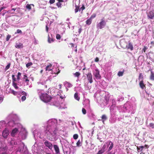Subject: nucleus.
Wrapping results in <instances>:
<instances>
[{
    "label": "nucleus",
    "instance_id": "obj_24",
    "mask_svg": "<svg viewBox=\"0 0 154 154\" xmlns=\"http://www.w3.org/2000/svg\"><path fill=\"white\" fill-rule=\"evenodd\" d=\"M104 98L105 100L106 101V104H108L109 100V95L108 93H107V94H106Z\"/></svg>",
    "mask_w": 154,
    "mask_h": 154
},
{
    "label": "nucleus",
    "instance_id": "obj_41",
    "mask_svg": "<svg viewBox=\"0 0 154 154\" xmlns=\"http://www.w3.org/2000/svg\"><path fill=\"white\" fill-rule=\"evenodd\" d=\"M21 73L20 72H18V74H17V79L18 80H19L20 79V76H21Z\"/></svg>",
    "mask_w": 154,
    "mask_h": 154
},
{
    "label": "nucleus",
    "instance_id": "obj_50",
    "mask_svg": "<svg viewBox=\"0 0 154 154\" xmlns=\"http://www.w3.org/2000/svg\"><path fill=\"white\" fill-rule=\"evenodd\" d=\"M60 2H58L57 3V5L58 7H61V4L60 3Z\"/></svg>",
    "mask_w": 154,
    "mask_h": 154
},
{
    "label": "nucleus",
    "instance_id": "obj_17",
    "mask_svg": "<svg viewBox=\"0 0 154 154\" xmlns=\"http://www.w3.org/2000/svg\"><path fill=\"white\" fill-rule=\"evenodd\" d=\"M126 47L128 49H130L131 51H132L133 49V45L130 42H129L128 44L126 45Z\"/></svg>",
    "mask_w": 154,
    "mask_h": 154
},
{
    "label": "nucleus",
    "instance_id": "obj_12",
    "mask_svg": "<svg viewBox=\"0 0 154 154\" xmlns=\"http://www.w3.org/2000/svg\"><path fill=\"white\" fill-rule=\"evenodd\" d=\"M45 145L49 149H52L53 148V145L51 143L48 141H45L44 143Z\"/></svg>",
    "mask_w": 154,
    "mask_h": 154
},
{
    "label": "nucleus",
    "instance_id": "obj_40",
    "mask_svg": "<svg viewBox=\"0 0 154 154\" xmlns=\"http://www.w3.org/2000/svg\"><path fill=\"white\" fill-rule=\"evenodd\" d=\"M32 65V62L28 63L26 64V66L27 68H29V67Z\"/></svg>",
    "mask_w": 154,
    "mask_h": 154
},
{
    "label": "nucleus",
    "instance_id": "obj_60",
    "mask_svg": "<svg viewBox=\"0 0 154 154\" xmlns=\"http://www.w3.org/2000/svg\"><path fill=\"white\" fill-rule=\"evenodd\" d=\"M99 61V59L98 57H96L94 61L96 62H98Z\"/></svg>",
    "mask_w": 154,
    "mask_h": 154
},
{
    "label": "nucleus",
    "instance_id": "obj_30",
    "mask_svg": "<svg viewBox=\"0 0 154 154\" xmlns=\"http://www.w3.org/2000/svg\"><path fill=\"white\" fill-rule=\"evenodd\" d=\"M92 20L90 18L87 20L86 21V24L90 25L91 23Z\"/></svg>",
    "mask_w": 154,
    "mask_h": 154
},
{
    "label": "nucleus",
    "instance_id": "obj_26",
    "mask_svg": "<svg viewBox=\"0 0 154 154\" xmlns=\"http://www.w3.org/2000/svg\"><path fill=\"white\" fill-rule=\"evenodd\" d=\"M74 97L75 99L77 100H79L80 99V97L78 95V93L77 92L75 93L74 95Z\"/></svg>",
    "mask_w": 154,
    "mask_h": 154
},
{
    "label": "nucleus",
    "instance_id": "obj_7",
    "mask_svg": "<svg viewBox=\"0 0 154 154\" xmlns=\"http://www.w3.org/2000/svg\"><path fill=\"white\" fill-rule=\"evenodd\" d=\"M147 17L148 19H152L154 18V8L152 11L147 13Z\"/></svg>",
    "mask_w": 154,
    "mask_h": 154
},
{
    "label": "nucleus",
    "instance_id": "obj_44",
    "mask_svg": "<svg viewBox=\"0 0 154 154\" xmlns=\"http://www.w3.org/2000/svg\"><path fill=\"white\" fill-rule=\"evenodd\" d=\"M74 74L75 75V76L78 77L80 75V74L79 72H75V73H74Z\"/></svg>",
    "mask_w": 154,
    "mask_h": 154
},
{
    "label": "nucleus",
    "instance_id": "obj_51",
    "mask_svg": "<svg viewBox=\"0 0 154 154\" xmlns=\"http://www.w3.org/2000/svg\"><path fill=\"white\" fill-rule=\"evenodd\" d=\"M149 126L152 128H154V124L152 123H150Z\"/></svg>",
    "mask_w": 154,
    "mask_h": 154
},
{
    "label": "nucleus",
    "instance_id": "obj_21",
    "mask_svg": "<svg viewBox=\"0 0 154 154\" xmlns=\"http://www.w3.org/2000/svg\"><path fill=\"white\" fill-rule=\"evenodd\" d=\"M15 47L17 48H23V45L21 43H16Z\"/></svg>",
    "mask_w": 154,
    "mask_h": 154
},
{
    "label": "nucleus",
    "instance_id": "obj_11",
    "mask_svg": "<svg viewBox=\"0 0 154 154\" xmlns=\"http://www.w3.org/2000/svg\"><path fill=\"white\" fill-rule=\"evenodd\" d=\"M9 134V132L8 130L5 129L3 131L2 135L3 137L6 138Z\"/></svg>",
    "mask_w": 154,
    "mask_h": 154
},
{
    "label": "nucleus",
    "instance_id": "obj_43",
    "mask_svg": "<svg viewBox=\"0 0 154 154\" xmlns=\"http://www.w3.org/2000/svg\"><path fill=\"white\" fill-rule=\"evenodd\" d=\"M143 79V75L142 74L140 73L139 74V80L142 79Z\"/></svg>",
    "mask_w": 154,
    "mask_h": 154
},
{
    "label": "nucleus",
    "instance_id": "obj_54",
    "mask_svg": "<svg viewBox=\"0 0 154 154\" xmlns=\"http://www.w3.org/2000/svg\"><path fill=\"white\" fill-rule=\"evenodd\" d=\"M81 141L79 140L77 143V145L78 146H81Z\"/></svg>",
    "mask_w": 154,
    "mask_h": 154
},
{
    "label": "nucleus",
    "instance_id": "obj_47",
    "mask_svg": "<svg viewBox=\"0 0 154 154\" xmlns=\"http://www.w3.org/2000/svg\"><path fill=\"white\" fill-rule=\"evenodd\" d=\"M11 37V35H8L7 36L6 40V41H8L9 40V39Z\"/></svg>",
    "mask_w": 154,
    "mask_h": 154
},
{
    "label": "nucleus",
    "instance_id": "obj_25",
    "mask_svg": "<svg viewBox=\"0 0 154 154\" xmlns=\"http://www.w3.org/2000/svg\"><path fill=\"white\" fill-rule=\"evenodd\" d=\"M23 79V80L26 83L27 85H28L29 80L28 79L27 76L26 75H24Z\"/></svg>",
    "mask_w": 154,
    "mask_h": 154
},
{
    "label": "nucleus",
    "instance_id": "obj_4",
    "mask_svg": "<svg viewBox=\"0 0 154 154\" xmlns=\"http://www.w3.org/2000/svg\"><path fill=\"white\" fill-rule=\"evenodd\" d=\"M39 97L41 100L45 103H48L50 101L52 98L46 93H42Z\"/></svg>",
    "mask_w": 154,
    "mask_h": 154
},
{
    "label": "nucleus",
    "instance_id": "obj_63",
    "mask_svg": "<svg viewBox=\"0 0 154 154\" xmlns=\"http://www.w3.org/2000/svg\"><path fill=\"white\" fill-rule=\"evenodd\" d=\"M41 91H42V90H41L38 89L37 90V92H38V94H39L41 92ZM39 95L40 96V95Z\"/></svg>",
    "mask_w": 154,
    "mask_h": 154
},
{
    "label": "nucleus",
    "instance_id": "obj_3",
    "mask_svg": "<svg viewBox=\"0 0 154 154\" xmlns=\"http://www.w3.org/2000/svg\"><path fill=\"white\" fill-rule=\"evenodd\" d=\"M18 128H15L13 129L11 133V135L13 137L15 136L18 133L19 131L21 132L22 130H25L24 128H22V126L20 124H17Z\"/></svg>",
    "mask_w": 154,
    "mask_h": 154
},
{
    "label": "nucleus",
    "instance_id": "obj_1",
    "mask_svg": "<svg viewBox=\"0 0 154 154\" xmlns=\"http://www.w3.org/2000/svg\"><path fill=\"white\" fill-rule=\"evenodd\" d=\"M57 121L55 119H49L47 122V125L45 131V136L49 140L54 141L57 139L56 134Z\"/></svg>",
    "mask_w": 154,
    "mask_h": 154
},
{
    "label": "nucleus",
    "instance_id": "obj_46",
    "mask_svg": "<svg viewBox=\"0 0 154 154\" xmlns=\"http://www.w3.org/2000/svg\"><path fill=\"white\" fill-rule=\"evenodd\" d=\"M78 137V135L77 134H75L73 135V137L74 139H76Z\"/></svg>",
    "mask_w": 154,
    "mask_h": 154
},
{
    "label": "nucleus",
    "instance_id": "obj_45",
    "mask_svg": "<svg viewBox=\"0 0 154 154\" xmlns=\"http://www.w3.org/2000/svg\"><path fill=\"white\" fill-rule=\"evenodd\" d=\"M54 40L52 38H50L49 37L48 39V42L49 43H51L52 42H53Z\"/></svg>",
    "mask_w": 154,
    "mask_h": 154
},
{
    "label": "nucleus",
    "instance_id": "obj_23",
    "mask_svg": "<svg viewBox=\"0 0 154 154\" xmlns=\"http://www.w3.org/2000/svg\"><path fill=\"white\" fill-rule=\"evenodd\" d=\"M140 87L142 89H143L145 88V86L144 85L143 80L140 81L139 83Z\"/></svg>",
    "mask_w": 154,
    "mask_h": 154
},
{
    "label": "nucleus",
    "instance_id": "obj_33",
    "mask_svg": "<svg viewBox=\"0 0 154 154\" xmlns=\"http://www.w3.org/2000/svg\"><path fill=\"white\" fill-rule=\"evenodd\" d=\"M150 79L152 80H154V73H153L152 71H151Z\"/></svg>",
    "mask_w": 154,
    "mask_h": 154
},
{
    "label": "nucleus",
    "instance_id": "obj_62",
    "mask_svg": "<svg viewBox=\"0 0 154 154\" xmlns=\"http://www.w3.org/2000/svg\"><path fill=\"white\" fill-rule=\"evenodd\" d=\"M147 49V48L146 47L144 46L143 48V51L145 52L146 50Z\"/></svg>",
    "mask_w": 154,
    "mask_h": 154
},
{
    "label": "nucleus",
    "instance_id": "obj_9",
    "mask_svg": "<svg viewBox=\"0 0 154 154\" xmlns=\"http://www.w3.org/2000/svg\"><path fill=\"white\" fill-rule=\"evenodd\" d=\"M94 74L96 79H99L100 78L99 71L98 69H95V71L94 72Z\"/></svg>",
    "mask_w": 154,
    "mask_h": 154
},
{
    "label": "nucleus",
    "instance_id": "obj_48",
    "mask_svg": "<svg viewBox=\"0 0 154 154\" xmlns=\"http://www.w3.org/2000/svg\"><path fill=\"white\" fill-rule=\"evenodd\" d=\"M22 33V32L21 30H20V29H18L17 30L16 32H15V34H16V33Z\"/></svg>",
    "mask_w": 154,
    "mask_h": 154
},
{
    "label": "nucleus",
    "instance_id": "obj_5",
    "mask_svg": "<svg viewBox=\"0 0 154 154\" xmlns=\"http://www.w3.org/2000/svg\"><path fill=\"white\" fill-rule=\"evenodd\" d=\"M123 109H125L128 112H131L133 109V106L130 105L128 102L126 103L124 105Z\"/></svg>",
    "mask_w": 154,
    "mask_h": 154
},
{
    "label": "nucleus",
    "instance_id": "obj_59",
    "mask_svg": "<svg viewBox=\"0 0 154 154\" xmlns=\"http://www.w3.org/2000/svg\"><path fill=\"white\" fill-rule=\"evenodd\" d=\"M140 151H142L143 149V148H144V146H140Z\"/></svg>",
    "mask_w": 154,
    "mask_h": 154
},
{
    "label": "nucleus",
    "instance_id": "obj_10",
    "mask_svg": "<svg viewBox=\"0 0 154 154\" xmlns=\"http://www.w3.org/2000/svg\"><path fill=\"white\" fill-rule=\"evenodd\" d=\"M87 78L90 83H91L93 82L92 75L90 72L88 73L87 75Z\"/></svg>",
    "mask_w": 154,
    "mask_h": 154
},
{
    "label": "nucleus",
    "instance_id": "obj_19",
    "mask_svg": "<svg viewBox=\"0 0 154 154\" xmlns=\"http://www.w3.org/2000/svg\"><path fill=\"white\" fill-rule=\"evenodd\" d=\"M5 122L4 121L0 122V131H1L2 128L5 126Z\"/></svg>",
    "mask_w": 154,
    "mask_h": 154
},
{
    "label": "nucleus",
    "instance_id": "obj_55",
    "mask_svg": "<svg viewBox=\"0 0 154 154\" xmlns=\"http://www.w3.org/2000/svg\"><path fill=\"white\" fill-rule=\"evenodd\" d=\"M96 17V14H93V15H92L91 16V17H90V18L92 20V19L93 18H94V17Z\"/></svg>",
    "mask_w": 154,
    "mask_h": 154
},
{
    "label": "nucleus",
    "instance_id": "obj_36",
    "mask_svg": "<svg viewBox=\"0 0 154 154\" xmlns=\"http://www.w3.org/2000/svg\"><path fill=\"white\" fill-rule=\"evenodd\" d=\"M13 85L16 89H17L18 88V87L17 86V83L15 82H13Z\"/></svg>",
    "mask_w": 154,
    "mask_h": 154
},
{
    "label": "nucleus",
    "instance_id": "obj_56",
    "mask_svg": "<svg viewBox=\"0 0 154 154\" xmlns=\"http://www.w3.org/2000/svg\"><path fill=\"white\" fill-rule=\"evenodd\" d=\"M12 78L13 79V82H14L15 81H16V78L15 77V76L14 75H12Z\"/></svg>",
    "mask_w": 154,
    "mask_h": 154
},
{
    "label": "nucleus",
    "instance_id": "obj_2",
    "mask_svg": "<svg viewBox=\"0 0 154 154\" xmlns=\"http://www.w3.org/2000/svg\"><path fill=\"white\" fill-rule=\"evenodd\" d=\"M11 144L13 146V148L15 149V147L18 146V148L17 149V152H22L24 146V144L23 143L21 142L19 140H12L11 143Z\"/></svg>",
    "mask_w": 154,
    "mask_h": 154
},
{
    "label": "nucleus",
    "instance_id": "obj_8",
    "mask_svg": "<svg viewBox=\"0 0 154 154\" xmlns=\"http://www.w3.org/2000/svg\"><path fill=\"white\" fill-rule=\"evenodd\" d=\"M51 100L52 102V103H51V105H54L56 106H58L60 105L59 103L57 100V99L55 98H52Z\"/></svg>",
    "mask_w": 154,
    "mask_h": 154
},
{
    "label": "nucleus",
    "instance_id": "obj_6",
    "mask_svg": "<svg viewBox=\"0 0 154 154\" xmlns=\"http://www.w3.org/2000/svg\"><path fill=\"white\" fill-rule=\"evenodd\" d=\"M101 21L97 24V29H101L104 28L106 25V22L103 19H102Z\"/></svg>",
    "mask_w": 154,
    "mask_h": 154
},
{
    "label": "nucleus",
    "instance_id": "obj_39",
    "mask_svg": "<svg viewBox=\"0 0 154 154\" xmlns=\"http://www.w3.org/2000/svg\"><path fill=\"white\" fill-rule=\"evenodd\" d=\"M11 65V63H8V64L6 66L5 70V71H6L7 70H8L10 67Z\"/></svg>",
    "mask_w": 154,
    "mask_h": 154
},
{
    "label": "nucleus",
    "instance_id": "obj_13",
    "mask_svg": "<svg viewBox=\"0 0 154 154\" xmlns=\"http://www.w3.org/2000/svg\"><path fill=\"white\" fill-rule=\"evenodd\" d=\"M21 94L22 95H23L21 97V100L23 101H24L26 99V96L27 95V94L26 92L23 91L21 92L20 94Z\"/></svg>",
    "mask_w": 154,
    "mask_h": 154
},
{
    "label": "nucleus",
    "instance_id": "obj_14",
    "mask_svg": "<svg viewBox=\"0 0 154 154\" xmlns=\"http://www.w3.org/2000/svg\"><path fill=\"white\" fill-rule=\"evenodd\" d=\"M7 148L6 147L3 148H0V154H7Z\"/></svg>",
    "mask_w": 154,
    "mask_h": 154
},
{
    "label": "nucleus",
    "instance_id": "obj_18",
    "mask_svg": "<svg viewBox=\"0 0 154 154\" xmlns=\"http://www.w3.org/2000/svg\"><path fill=\"white\" fill-rule=\"evenodd\" d=\"M105 146L104 145L101 149L98 152L97 154H102L105 151Z\"/></svg>",
    "mask_w": 154,
    "mask_h": 154
},
{
    "label": "nucleus",
    "instance_id": "obj_15",
    "mask_svg": "<svg viewBox=\"0 0 154 154\" xmlns=\"http://www.w3.org/2000/svg\"><path fill=\"white\" fill-rule=\"evenodd\" d=\"M8 123V125L11 127H14L16 125L17 126V124H16L13 120H12L9 122Z\"/></svg>",
    "mask_w": 154,
    "mask_h": 154
},
{
    "label": "nucleus",
    "instance_id": "obj_37",
    "mask_svg": "<svg viewBox=\"0 0 154 154\" xmlns=\"http://www.w3.org/2000/svg\"><path fill=\"white\" fill-rule=\"evenodd\" d=\"M9 117H12V119H14V118L17 117V116L16 115L11 114L9 116Z\"/></svg>",
    "mask_w": 154,
    "mask_h": 154
},
{
    "label": "nucleus",
    "instance_id": "obj_35",
    "mask_svg": "<svg viewBox=\"0 0 154 154\" xmlns=\"http://www.w3.org/2000/svg\"><path fill=\"white\" fill-rule=\"evenodd\" d=\"M124 71H119L118 73V75L119 76H121L123 75Z\"/></svg>",
    "mask_w": 154,
    "mask_h": 154
},
{
    "label": "nucleus",
    "instance_id": "obj_42",
    "mask_svg": "<svg viewBox=\"0 0 154 154\" xmlns=\"http://www.w3.org/2000/svg\"><path fill=\"white\" fill-rule=\"evenodd\" d=\"M111 100H112V106H115L116 104V102L115 100L113 99H112Z\"/></svg>",
    "mask_w": 154,
    "mask_h": 154
},
{
    "label": "nucleus",
    "instance_id": "obj_27",
    "mask_svg": "<svg viewBox=\"0 0 154 154\" xmlns=\"http://www.w3.org/2000/svg\"><path fill=\"white\" fill-rule=\"evenodd\" d=\"M109 145H110V146L109 148L108 151H110L111 149H112V148L113 146V143L110 141L109 143Z\"/></svg>",
    "mask_w": 154,
    "mask_h": 154
},
{
    "label": "nucleus",
    "instance_id": "obj_64",
    "mask_svg": "<svg viewBox=\"0 0 154 154\" xmlns=\"http://www.w3.org/2000/svg\"><path fill=\"white\" fill-rule=\"evenodd\" d=\"M81 31H82V29L81 28H80L79 29V34H80V33L81 32Z\"/></svg>",
    "mask_w": 154,
    "mask_h": 154
},
{
    "label": "nucleus",
    "instance_id": "obj_34",
    "mask_svg": "<svg viewBox=\"0 0 154 154\" xmlns=\"http://www.w3.org/2000/svg\"><path fill=\"white\" fill-rule=\"evenodd\" d=\"M31 5H32L33 6H34V5L33 4H32L31 5H27L26 6V8L28 9L29 10H30L31 8Z\"/></svg>",
    "mask_w": 154,
    "mask_h": 154
},
{
    "label": "nucleus",
    "instance_id": "obj_58",
    "mask_svg": "<svg viewBox=\"0 0 154 154\" xmlns=\"http://www.w3.org/2000/svg\"><path fill=\"white\" fill-rule=\"evenodd\" d=\"M55 0H50L49 2L51 4H52L55 2Z\"/></svg>",
    "mask_w": 154,
    "mask_h": 154
},
{
    "label": "nucleus",
    "instance_id": "obj_31",
    "mask_svg": "<svg viewBox=\"0 0 154 154\" xmlns=\"http://www.w3.org/2000/svg\"><path fill=\"white\" fill-rule=\"evenodd\" d=\"M52 65L51 64H50L49 65H48L46 68V70L47 71H50L51 70V66Z\"/></svg>",
    "mask_w": 154,
    "mask_h": 154
},
{
    "label": "nucleus",
    "instance_id": "obj_57",
    "mask_svg": "<svg viewBox=\"0 0 154 154\" xmlns=\"http://www.w3.org/2000/svg\"><path fill=\"white\" fill-rule=\"evenodd\" d=\"M79 7H77V6H76V8L75 9V13H76L78 12V11H79Z\"/></svg>",
    "mask_w": 154,
    "mask_h": 154
},
{
    "label": "nucleus",
    "instance_id": "obj_49",
    "mask_svg": "<svg viewBox=\"0 0 154 154\" xmlns=\"http://www.w3.org/2000/svg\"><path fill=\"white\" fill-rule=\"evenodd\" d=\"M56 37L57 39H60L61 38V36L59 34H57L56 35Z\"/></svg>",
    "mask_w": 154,
    "mask_h": 154
},
{
    "label": "nucleus",
    "instance_id": "obj_53",
    "mask_svg": "<svg viewBox=\"0 0 154 154\" xmlns=\"http://www.w3.org/2000/svg\"><path fill=\"white\" fill-rule=\"evenodd\" d=\"M82 111L83 114H85L86 113V110L84 108H83Z\"/></svg>",
    "mask_w": 154,
    "mask_h": 154
},
{
    "label": "nucleus",
    "instance_id": "obj_28",
    "mask_svg": "<svg viewBox=\"0 0 154 154\" xmlns=\"http://www.w3.org/2000/svg\"><path fill=\"white\" fill-rule=\"evenodd\" d=\"M38 85H44L46 84V82L45 81L42 80H40L39 82H37Z\"/></svg>",
    "mask_w": 154,
    "mask_h": 154
},
{
    "label": "nucleus",
    "instance_id": "obj_32",
    "mask_svg": "<svg viewBox=\"0 0 154 154\" xmlns=\"http://www.w3.org/2000/svg\"><path fill=\"white\" fill-rule=\"evenodd\" d=\"M70 149L69 148L67 149V150L65 149L64 150V152L65 154H70Z\"/></svg>",
    "mask_w": 154,
    "mask_h": 154
},
{
    "label": "nucleus",
    "instance_id": "obj_22",
    "mask_svg": "<svg viewBox=\"0 0 154 154\" xmlns=\"http://www.w3.org/2000/svg\"><path fill=\"white\" fill-rule=\"evenodd\" d=\"M54 148L56 153H59V149L58 146L56 145H54Z\"/></svg>",
    "mask_w": 154,
    "mask_h": 154
},
{
    "label": "nucleus",
    "instance_id": "obj_29",
    "mask_svg": "<svg viewBox=\"0 0 154 154\" xmlns=\"http://www.w3.org/2000/svg\"><path fill=\"white\" fill-rule=\"evenodd\" d=\"M101 118L102 120V122L103 123L104 122V121L106 120L107 119L106 116L105 115H103L102 116Z\"/></svg>",
    "mask_w": 154,
    "mask_h": 154
},
{
    "label": "nucleus",
    "instance_id": "obj_52",
    "mask_svg": "<svg viewBox=\"0 0 154 154\" xmlns=\"http://www.w3.org/2000/svg\"><path fill=\"white\" fill-rule=\"evenodd\" d=\"M85 9V7L84 5H83L79 9V11H80L81 10L82 11Z\"/></svg>",
    "mask_w": 154,
    "mask_h": 154
},
{
    "label": "nucleus",
    "instance_id": "obj_20",
    "mask_svg": "<svg viewBox=\"0 0 154 154\" xmlns=\"http://www.w3.org/2000/svg\"><path fill=\"white\" fill-rule=\"evenodd\" d=\"M63 84L66 87L70 88L72 86V85L71 84L66 81L63 83Z\"/></svg>",
    "mask_w": 154,
    "mask_h": 154
},
{
    "label": "nucleus",
    "instance_id": "obj_16",
    "mask_svg": "<svg viewBox=\"0 0 154 154\" xmlns=\"http://www.w3.org/2000/svg\"><path fill=\"white\" fill-rule=\"evenodd\" d=\"M10 93L13 94L14 95L17 96L18 95H20V92H16L14 90L10 89Z\"/></svg>",
    "mask_w": 154,
    "mask_h": 154
},
{
    "label": "nucleus",
    "instance_id": "obj_61",
    "mask_svg": "<svg viewBox=\"0 0 154 154\" xmlns=\"http://www.w3.org/2000/svg\"><path fill=\"white\" fill-rule=\"evenodd\" d=\"M3 97H0V103H1L3 101Z\"/></svg>",
    "mask_w": 154,
    "mask_h": 154
},
{
    "label": "nucleus",
    "instance_id": "obj_38",
    "mask_svg": "<svg viewBox=\"0 0 154 154\" xmlns=\"http://www.w3.org/2000/svg\"><path fill=\"white\" fill-rule=\"evenodd\" d=\"M37 132V131H34L33 132V134L34 135V137H35V136H38V137H40V135H38V134H37V135H36V132Z\"/></svg>",
    "mask_w": 154,
    "mask_h": 154
}]
</instances>
